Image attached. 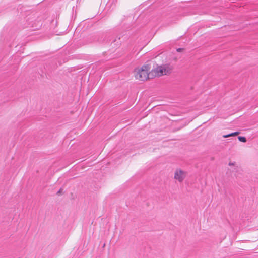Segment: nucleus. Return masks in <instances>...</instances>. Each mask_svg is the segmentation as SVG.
Listing matches in <instances>:
<instances>
[{
    "label": "nucleus",
    "mask_w": 258,
    "mask_h": 258,
    "mask_svg": "<svg viewBox=\"0 0 258 258\" xmlns=\"http://www.w3.org/2000/svg\"><path fill=\"white\" fill-rule=\"evenodd\" d=\"M183 50V48H177L176 49V51L178 52H182Z\"/></svg>",
    "instance_id": "423d86ee"
},
{
    "label": "nucleus",
    "mask_w": 258,
    "mask_h": 258,
    "mask_svg": "<svg viewBox=\"0 0 258 258\" xmlns=\"http://www.w3.org/2000/svg\"><path fill=\"white\" fill-rule=\"evenodd\" d=\"M61 194V190H59L58 191V192H57V194H58V195H59V194Z\"/></svg>",
    "instance_id": "6e6552de"
},
{
    "label": "nucleus",
    "mask_w": 258,
    "mask_h": 258,
    "mask_svg": "<svg viewBox=\"0 0 258 258\" xmlns=\"http://www.w3.org/2000/svg\"><path fill=\"white\" fill-rule=\"evenodd\" d=\"M187 176L185 171L181 168H177L174 171L173 179L178 182L182 183Z\"/></svg>",
    "instance_id": "7ed1b4c3"
},
{
    "label": "nucleus",
    "mask_w": 258,
    "mask_h": 258,
    "mask_svg": "<svg viewBox=\"0 0 258 258\" xmlns=\"http://www.w3.org/2000/svg\"><path fill=\"white\" fill-rule=\"evenodd\" d=\"M238 140L240 141V142H246V139L245 138V137H241V136H239L238 137Z\"/></svg>",
    "instance_id": "20e7f679"
},
{
    "label": "nucleus",
    "mask_w": 258,
    "mask_h": 258,
    "mask_svg": "<svg viewBox=\"0 0 258 258\" xmlns=\"http://www.w3.org/2000/svg\"><path fill=\"white\" fill-rule=\"evenodd\" d=\"M161 62L156 64L153 69L155 78L162 76H168L173 72L174 67L172 62L176 63L179 57L175 53L163 54L159 56Z\"/></svg>",
    "instance_id": "f257e3e1"
},
{
    "label": "nucleus",
    "mask_w": 258,
    "mask_h": 258,
    "mask_svg": "<svg viewBox=\"0 0 258 258\" xmlns=\"http://www.w3.org/2000/svg\"><path fill=\"white\" fill-rule=\"evenodd\" d=\"M231 137V135H230V134H228V135H224L223 136L224 138H228V137Z\"/></svg>",
    "instance_id": "0eeeda50"
},
{
    "label": "nucleus",
    "mask_w": 258,
    "mask_h": 258,
    "mask_svg": "<svg viewBox=\"0 0 258 258\" xmlns=\"http://www.w3.org/2000/svg\"><path fill=\"white\" fill-rule=\"evenodd\" d=\"M239 134V132H234V133H231L230 135H231V137L232 136H235L238 135Z\"/></svg>",
    "instance_id": "39448f33"
},
{
    "label": "nucleus",
    "mask_w": 258,
    "mask_h": 258,
    "mask_svg": "<svg viewBox=\"0 0 258 258\" xmlns=\"http://www.w3.org/2000/svg\"><path fill=\"white\" fill-rule=\"evenodd\" d=\"M134 76L136 80L139 81H146L155 78L153 68L150 64H145L134 70Z\"/></svg>",
    "instance_id": "f03ea898"
}]
</instances>
